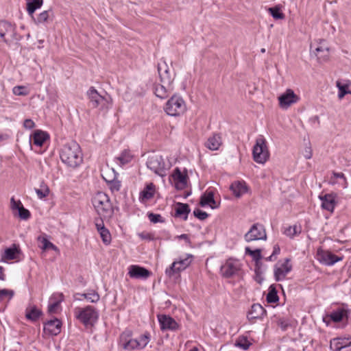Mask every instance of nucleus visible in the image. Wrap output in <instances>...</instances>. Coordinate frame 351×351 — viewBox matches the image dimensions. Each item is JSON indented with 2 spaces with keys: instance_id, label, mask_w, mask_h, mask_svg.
Wrapping results in <instances>:
<instances>
[{
  "instance_id": "1",
  "label": "nucleus",
  "mask_w": 351,
  "mask_h": 351,
  "mask_svg": "<svg viewBox=\"0 0 351 351\" xmlns=\"http://www.w3.org/2000/svg\"><path fill=\"white\" fill-rule=\"evenodd\" d=\"M60 155L62 162L73 168L78 167L83 161L80 146L73 141L62 147Z\"/></svg>"
},
{
  "instance_id": "59",
  "label": "nucleus",
  "mask_w": 351,
  "mask_h": 351,
  "mask_svg": "<svg viewBox=\"0 0 351 351\" xmlns=\"http://www.w3.org/2000/svg\"><path fill=\"white\" fill-rule=\"evenodd\" d=\"M303 156L306 159H311L313 156L311 146H306L303 151Z\"/></svg>"
},
{
  "instance_id": "35",
  "label": "nucleus",
  "mask_w": 351,
  "mask_h": 351,
  "mask_svg": "<svg viewBox=\"0 0 351 351\" xmlns=\"http://www.w3.org/2000/svg\"><path fill=\"white\" fill-rule=\"evenodd\" d=\"M245 251L246 254H249L252 257V259L256 263V267H258L262 264L261 263V260L262 259L261 249H256L254 250H252L250 249V247H246Z\"/></svg>"
},
{
  "instance_id": "42",
  "label": "nucleus",
  "mask_w": 351,
  "mask_h": 351,
  "mask_svg": "<svg viewBox=\"0 0 351 351\" xmlns=\"http://www.w3.org/2000/svg\"><path fill=\"white\" fill-rule=\"evenodd\" d=\"M251 343L247 340L245 336H240L236 341L235 346L243 350H247L250 346Z\"/></svg>"
},
{
  "instance_id": "5",
  "label": "nucleus",
  "mask_w": 351,
  "mask_h": 351,
  "mask_svg": "<svg viewBox=\"0 0 351 351\" xmlns=\"http://www.w3.org/2000/svg\"><path fill=\"white\" fill-rule=\"evenodd\" d=\"M253 159L255 162L264 164L269 157V152L267 146V142L262 136L256 140V143L252 149Z\"/></svg>"
},
{
  "instance_id": "18",
  "label": "nucleus",
  "mask_w": 351,
  "mask_h": 351,
  "mask_svg": "<svg viewBox=\"0 0 351 351\" xmlns=\"http://www.w3.org/2000/svg\"><path fill=\"white\" fill-rule=\"evenodd\" d=\"M278 99L281 107L288 108L291 104L298 102L299 97L291 89H287L285 93L279 97Z\"/></svg>"
},
{
  "instance_id": "16",
  "label": "nucleus",
  "mask_w": 351,
  "mask_h": 351,
  "mask_svg": "<svg viewBox=\"0 0 351 351\" xmlns=\"http://www.w3.org/2000/svg\"><path fill=\"white\" fill-rule=\"evenodd\" d=\"M175 182V187L178 190H182L186 187L188 175L187 173H182L178 167H176L171 175Z\"/></svg>"
},
{
  "instance_id": "62",
  "label": "nucleus",
  "mask_w": 351,
  "mask_h": 351,
  "mask_svg": "<svg viewBox=\"0 0 351 351\" xmlns=\"http://www.w3.org/2000/svg\"><path fill=\"white\" fill-rule=\"evenodd\" d=\"M140 237L143 239H147V240H149V241H152L154 239L153 234H152L150 233H146V234L142 233L140 234Z\"/></svg>"
},
{
  "instance_id": "15",
  "label": "nucleus",
  "mask_w": 351,
  "mask_h": 351,
  "mask_svg": "<svg viewBox=\"0 0 351 351\" xmlns=\"http://www.w3.org/2000/svg\"><path fill=\"white\" fill-rule=\"evenodd\" d=\"M132 332L127 330L123 332L120 336L119 343L123 349L125 350H136L134 339L132 337Z\"/></svg>"
},
{
  "instance_id": "61",
  "label": "nucleus",
  "mask_w": 351,
  "mask_h": 351,
  "mask_svg": "<svg viewBox=\"0 0 351 351\" xmlns=\"http://www.w3.org/2000/svg\"><path fill=\"white\" fill-rule=\"evenodd\" d=\"M23 126L26 129H32L35 126V123L32 119H27L24 121Z\"/></svg>"
},
{
  "instance_id": "60",
  "label": "nucleus",
  "mask_w": 351,
  "mask_h": 351,
  "mask_svg": "<svg viewBox=\"0 0 351 351\" xmlns=\"http://www.w3.org/2000/svg\"><path fill=\"white\" fill-rule=\"evenodd\" d=\"M60 305V302H55L53 304L49 305L48 311L49 313H54L56 311L57 308Z\"/></svg>"
},
{
  "instance_id": "34",
  "label": "nucleus",
  "mask_w": 351,
  "mask_h": 351,
  "mask_svg": "<svg viewBox=\"0 0 351 351\" xmlns=\"http://www.w3.org/2000/svg\"><path fill=\"white\" fill-rule=\"evenodd\" d=\"M111 98L110 96L101 97V100L97 99L91 106L93 108H97L101 110H107L110 107Z\"/></svg>"
},
{
  "instance_id": "29",
  "label": "nucleus",
  "mask_w": 351,
  "mask_h": 351,
  "mask_svg": "<svg viewBox=\"0 0 351 351\" xmlns=\"http://www.w3.org/2000/svg\"><path fill=\"white\" fill-rule=\"evenodd\" d=\"M230 189L236 197H239L247 191V186L245 182L237 181L232 183Z\"/></svg>"
},
{
  "instance_id": "50",
  "label": "nucleus",
  "mask_w": 351,
  "mask_h": 351,
  "mask_svg": "<svg viewBox=\"0 0 351 351\" xmlns=\"http://www.w3.org/2000/svg\"><path fill=\"white\" fill-rule=\"evenodd\" d=\"M49 10H46L43 12H41L37 17L36 20H35V22L36 23H43L45 22H47L49 17Z\"/></svg>"
},
{
  "instance_id": "13",
  "label": "nucleus",
  "mask_w": 351,
  "mask_h": 351,
  "mask_svg": "<svg viewBox=\"0 0 351 351\" xmlns=\"http://www.w3.org/2000/svg\"><path fill=\"white\" fill-rule=\"evenodd\" d=\"M317 260L326 265H332L341 260L337 256L329 251L318 249L317 252Z\"/></svg>"
},
{
  "instance_id": "21",
  "label": "nucleus",
  "mask_w": 351,
  "mask_h": 351,
  "mask_svg": "<svg viewBox=\"0 0 351 351\" xmlns=\"http://www.w3.org/2000/svg\"><path fill=\"white\" fill-rule=\"evenodd\" d=\"M173 90L172 84H156L154 88V94L160 99L168 97L169 94Z\"/></svg>"
},
{
  "instance_id": "2",
  "label": "nucleus",
  "mask_w": 351,
  "mask_h": 351,
  "mask_svg": "<svg viewBox=\"0 0 351 351\" xmlns=\"http://www.w3.org/2000/svg\"><path fill=\"white\" fill-rule=\"evenodd\" d=\"M92 203L98 215L104 218H110L114 210L110 197L103 192H98L92 199Z\"/></svg>"
},
{
  "instance_id": "63",
  "label": "nucleus",
  "mask_w": 351,
  "mask_h": 351,
  "mask_svg": "<svg viewBox=\"0 0 351 351\" xmlns=\"http://www.w3.org/2000/svg\"><path fill=\"white\" fill-rule=\"evenodd\" d=\"M333 177L334 178H341L343 180L344 182L346 181L345 175L343 173L333 172Z\"/></svg>"
},
{
  "instance_id": "14",
  "label": "nucleus",
  "mask_w": 351,
  "mask_h": 351,
  "mask_svg": "<svg viewBox=\"0 0 351 351\" xmlns=\"http://www.w3.org/2000/svg\"><path fill=\"white\" fill-rule=\"evenodd\" d=\"M158 317L162 330L175 331L179 329V324L169 315H158Z\"/></svg>"
},
{
  "instance_id": "17",
  "label": "nucleus",
  "mask_w": 351,
  "mask_h": 351,
  "mask_svg": "<svg viewBox=\"0 0 351 351\" xmlns=\"http://www.w3.org/2000/svg\"><path fill=\"white\" fill-rule=\"evenodd\" d=\"M62 322L57 318L47 321L44 324L43 332L52 336H56L61 332Z\"/></svg>"
},
{
  "instance_id": "43",
  "label": "nucleus",
  "mask_w": 351,
  "mask_h": 351,
  "mask_svg": "<svg viewBox=\"0 0 351 351\" xmlns=\"http://www.w3.org/2000/svg\"><path fill=\"white\" fill-rule=\"evenodd\" d=\"M87 95L88 96V98L90 99V102L91 105L96 102L97 99L101 100V97H102L97 90L94 87H90L89 90L87 92Z\"/></svg>"
},
{
  "instance_id": "8",
  "label": "nucleus",
  "mask_w": 351,
  "mask_h": 351,
  "mask_svg": "<svg viewBox=\"0 0 351 351\" xmlns=\"http://www.w3.org/2000/svg\"><path fill=\"white\" fill-rule=\"evenodd\" d=\"M244 239L247 242L256 240H266L267 234L264 226L258 223H254L244 235Z\"/></svg>"
},
{
  "instance_id": "40",
  "label": "nucleus",
  "mask_w": 351,
  "mask_h": 351,
  "mask_svg": "<svg viewBox=\"0 0 351 351\" xmlns=\"http://www.w3.org/2000/svg\"><path fill=\"white\" fill-rule=\"evenodd\" d=\"M35 192L38 198L43 199L49 195L50 191L48 186L44 182H42L40 189H35Z\"/></svg>"
},
{
  "instance_id": "24",
  "label": "nucleus",
  "mask_w": 351,
  "mask_h": 351,
  "mask_svg": "<svg viewBox=\"0 0 351 351\" xmlns=\"http://www.w3.org/2000/svg\"><path fill=\"white\" fill-rule=\"evenodd\" d=\"M265 314L266 311L261 304H254L251 307L250 311L248 313L247 318L249 320L263 319Z\"/></svg>"
},
{
  "instance_id": "53",
  "label": "nucleus",
  "mask_w": 351,
  "mask_h": 351,
  "mask_svg": "<svg viewBox=\"0 0 351 351\" xmlns=\"http://www.w3.org/2000/svg\"><path fill=\"white\" fill-rule=\"evenodd\" d=\"M193 215L195 217L200 220H204L208 217V214L199 208H195L193 210Z\"/></svg>"
},
{
  "instance_id": "33",
  "label": "nucleus",
  "mask_w": 351,
  "mask_h": 351,
  "mask_svg": "<svg viewBox=\"0 0 351 351\" xmlns=\"http://www.w3.org/2000/svg\"><path fill=\"white\" fill-rule=\"evenodd\" d=\"M190 211V207L187 204L178 202L176 208L175 215L176 217H182L184 220H186Z\"/></svg>"
},
{
  "instance_id": "46",
  "label": "nucleus",
  "mask_w": 351,
  "mask_h": 351,
  "mask_svg": "<svg viewBox=\"0 0 351 351\" xmlns=\"http://www.w3.org/2000/svg\"><path fill=\"white\" fill-rule=\"evenodd\" d=\"M150 340V334L148 332H145L144 334L139 337L141 350L145 348L148 344Z\"/></svg>"
},
{
  "instance_id": "30",
  "label": "nucleus",
  "mask_w": 351,
  "mask_h": 351,
  "mask_svg": "<svg viewBox=\"0 0 351 351\" xmlns=\"http://www.w3.org/2000/svg\"><path fill=\"white\" fill-rule=\"evenodd\" d=\"M33 142L35 145L41 147L49 138V135L42 130H36L33 134Z\"/></svg>"
},
{
  "instance_id": "55",
  "label": "nucleus",
  "mask_w": 351,
  "mask_h": 351,
  "mask_svg": "<svg viewBox=\"0 0 351 351\" xmlns=\"http://www.w3.org/2000/svg\"><path fill=\"white\" fill-rule=\"evenodd\" d=\"M121 186V182L117 180H113L109 183V188L112 192L119 191L120 190Z\"/></svg>"
},
{
  "instance_id": "31",
  "label": "nucleus",
  "mask_w": 351,
  "mask_h": 351,
  "mask_svg": "<svg viewBox=\"0 0 351 351\" xmlns=\"http://www.w3.org/2000/svg\"><path fill=\"white\" fill-rule=\"evenodd\" d=\"M77 296L83 297L84 298L86 299L88 301H89L90 302H92V303L97 302L100 298L99 293L94 290H92L87 293H75L74 295L75 300H81L82 299L80 298H77Z\"/></svg>"
},
{
  "instance_id": "4",
  "label": "nucleus",
  "mask_w": 351,
  "mask_h": 351,
  "mask_svg": "<svg viewBox=\"0 0 351 351\" xmlns=\"http://www.w3.org/2000/svg\"><path fill=\"white\" fill-rule=\"evenodd\" d=\"M164 110L168 115L178 117L184 114L186 106L182 97L176 94L167 101Z\"/></svg>"
},
{
  "instance_id": "7",
  "label": "nucleus",
  "mask_w": 351,
  "mask_h": 351,
  "mask_svg": "<svg viewBox=\"0 0 351 351\" xmlns=\"http://www.w3.org/2000/svg\"><path fill=\"white\" fill-rule=\"evenodd\" d=\"M348 313L347 305L343 304L342 306L338 307L334 309L331 313L326 314L323 317V322H325L326 325H329L330 322L339 323L343 321L345 317H348Z\"/></svg>"
},
{
  "instance_id": "27",
  "label": "nucleus",
  "mask_w": 351,
  "mask_h": 351,
  "mask_svg": "<svg viewBox=\"0 0 351 351\" xmlns=\"http://www.w3.org/2000/svg\"><path fill=\"white\" fill-rule=\"evenodd\" d=\"M222 144L221 137L219 134H215L209 137L205 144L206 147L210 150H217Z\"/></svg>"
},
{
  "instance_id": "49",
  "label": "nucleus",
  "mask_w": 351,
  "mask_h": 351,
  "mask_svg": "<svg viewBox=\"0 0 351 351\" xmlns=\"http://www.w3.org/2000/svg\"><path fill=\"white\" fill-rule=\"evenodd\" d=\"M300 232V230H298V228L296 226H289L284 231V234L291 238L293 237L295 235L298 234Z\"/></svg>"
},
{
  "instance_id": "51",
  "label": "nucleus",
  "mask_w": 351,
  "mask_h": 351,
  "mask_svg": "<svg viewBox=\"0 0 351 351\" xmlns=\"http://www.w3.org/2000/svg\"><path fill=\"white\" fill-rule=\"evenodd\" d=\"M147 216H148V218L150 220V221L154 223H156L158 222L162 223V222L165 221V220L162 219V216L160 215H159V214H155V213H148Z\"/></svg>"
},
{
  "instance_id": "37",
  "label": "nucleus",
  "mask_w": 351,
  "mask_h": 351,
  "mask_svg": "<svg viewBox=\"0 0 351 351\" xmlns=\"http://www.w3.org/2000/svg\"><path fill=\"white\" fill-rule=\"evenodd\" d=\"M315 55L319 61H326L329 56V48L324 46H320L315 49Z\"/></svg>"
},
{
  "instance_id": "45",
  "label": "nucleus",
  "mask_w": 351,
  "mask_h": 351,
  "mask_svg": "<svg viewBox=\"0 0 351 351\" xmlns=\"http://www.w3.org/2000/svg\"><path fill=\"white\" fill-rule=\"evenodd\" d=\"M98 232L100 234L103 243L106 245H109L112 239L110 231L107 228H106L104 230L99 231Z\"/></svg>"
},
{
  "instance_id": "25",
  "label": "nucleus",
  "mask_w": 351,
  "mask_h": 351,
  "mask_svg": "<svg viewBox=\"0 0 351 351\" xmlns=\"http://www.w3.org/2000/svg\"><path fill=\"white\" fill-rule=\"evenodd\" d=\"M199 204L202 207L210 205L212 208H216L219 206L216 204L214 199V193L211 191H206L201 196Z\"/></svg>"
},
{
  "instance_id": "20",
  "label": "nucleus",
  "mask_w": 351,
  "mask_h": 351,
  "mask_svg": "<svg viewBox=\"0 0 351 351\" xmlns=\"http://www.w3.org/2000/svg\"><path fill=\"white\" fill-rule=\"evenodd\" d=\"M351 350V341L349 338H335L330 341V348L332 351H348V348Z\"/></svg>"
},
{
  "instance_id": "38",
  "label": "nucleus",
  "mask_w": 351,
  "mask_h": 351,
  "mask_svg": "<svg viewBox=\"0 0 351 351\" xmlns=\"http://www.w3.org/2000/svg\"><path fill=\"white\" fill-rule=\"evenodd\" d=\"M266 300L268 303H275L279 300L277 290L273 285L269 287V292L266 296Z\"/></svg>"
},
{
  "instance_id": "26",
  "label": "nucleus",
  "mask_w": 351,
  "mask_h": 351,
  "mask_svg": "<svg viewBox=\"0 0 351 351\" xmlns=\"http://www.w3.org/2000/svg\"><path fill=\"white\" fill-rule=\"evenodd\" d=\"M322 200V207L328 211L332 212L335 206V196L332 194H326L320 196Z\"/></svg>"
},
{
  "instance_id": "12",
  "label": "nucleus",
  "mask_w": 351,
  "mask_h": 351,
  "mask_svg": "<svg viewBox=\"0 0 351 351\" xmlns=\"http://www.w3.org/2000/svg\"><path fill=\"white\" fill-rule=\"evenodd\" d=\"M239 269L240 265L237 261L228 259L221 265L220 271L223 277L228 278L237 274Z\"/></svg>"
},
{
  "instance_id": "11",
  "label": "nucleus",
  "mask_w": 351,
  "mask_h": 351,
  "mask_svg": "<svg viewBox=\"0 0 351 351\" xmlns=\"http://www.w3.org/2000/svg\"><path fill=\"white\" fill-rule=\"evenodd\" d=\"M158 72L161 83L173 84L176 73L173 69H169L165 61L158 64Z\"/></svg>"
},
{
  "instance_id": "52",
  "label": "nucleus",
  "mask_w": 351,
  "mask_h": 351,
  "mask_svg": "<svg viewBox=\"0 0 351 351\" xmlns=\"http://www.w3.org/2000/svg\"><path fill=\"white\" fill-rule=\"evenodd\" d=\"M13 93L15 95H27L28 94V91L25 86H17L14 87Z\"/></svg>"
},
{
  "instance_id": "57",
  "label": "nucleus",
  "mask_w": 351,
  "mask_h": 351,
  "mask_svg": "<svg viewBox=\"0 0 351 351\" xmlns=\"http://www.w3.org/2000/svg\"><path fill=\"white\" fill-rule=\"evenodd\" d=\"M255 273H256L255 280L258 284L261 285L263 281V280H264V278H263V277L262 276V273L260 271V266L256 267Z\"/></svg>"
},
{
  "instance_id": "23",
  "label": "nucleus",
  "mask_w": 351,
  "mask_h": 351,
  "mask_svg": "<svg viewBox=\"0 0 351 351\" xmlns=\"http://www.w3.org/2000/svg\"><path fill=\"white\" fill-rule=\"evenodd\" d=\"M11 208L12 210H17L19 217L21 219L27 220L29 219L31 214L30 212L24 208L20 200L15 201L14 197H12L10 199Z\"/></svg>"
},
{
  "instance_id": "9",
  "label": "nucleus",
  "mask_w": 351,
  "mask_h": 351,
  "mask_svg": "<svg viewBox=\"0 0 351 351\" xmlns=\"http://www.w3.org/2000/svg\"><path fill=\"white\" fill-rule=\"evenodd\" d=\"M0 37L6 43L16 39V28L7 21H0Z\"/></svg>"
},
{
  "instance_id": "56",
  "label": "nucleus",
  "mask_w": 351,
  "mask_h": 351,
  "mask_svg": "<svg viewBox=\"0 0 351 351\" xmlns=\"http://www.w3.org/2000/svg\"><path fill=\"white\" fill-rule=\"evenodd\" d=\"M103 219L104 218L100 217L99 218L96 219L95 221V226L98 232L106 228L104 226Z\"/></svg>"
},
{
  "instance_id": "28",
  "label": "nucleus",
  "mask_w": 351,
  "mask_h": 351,
  "mask_svg": "<svg viewBox=\"0 0 351 351\" xmlns=\"http://www.w3.org/2000/svg\"><path fill=\"white\" fill-rule=\"evenodd\" d=\"M43 315L41 310L38 309L36 306H29L25 310V317L32 322L37 321Z\"/></svg>"
},
{
  "instance_id": "41",
  "label": "nucleus",
  "mask_w": 351,
  "mask_h": 351,
  "mask_svg": "<svg viewBox=\"0 0 351 351\" xmlns=\"http://www.w3.org/2000/svg\"><path fill=\"white\" fill-rule=\"evenodd\" d=\"M268 11L275 19H283L285 17V14L281 12L280 7L279 5L269 8Z\"/></svg>"
},
{
  "instance_id": "44",
  "label": "nucleus",
  "mask_w": 351,
  "mask_h": 351,
  "mask_svg": "<svg viewBox=\"0 0 351 351\" xmlns=\"http://www.w3.org/2000/svg\"><path fill=\"white\" fill-rule=\"evenodd\" d=\"M132 156L130 152L128 150L122 152L121 155L117 158L122 165L127 164L131 161Z\"/></svg>"
},
{
  "instance_id": "6",
  "label": "nucleus",
  "mask_w": 351,
  "mask_h": 351,
  "mask_svg": "<svg viewBox=\"0 0 351 351\" xmlns=\"http://www.w3.org/2000/svg\"><path fill=\"white\" fill-rule=\"evenodd\" d=\"M147 167L156 174L164 177L167 169L162 157L158 154L150 156L147 161Z\"/></svg>"
},
{
  "instance_id": "22",
  "label": "nucleus",
  "mask_w": 351,
  "mask_h": 351,
  "mask_svg": "<svg viewBox=\"0 0 351 351\" xmlns=\"http://www.w3.org/2000/svg\"><path fill=\"white\" fill-rule=\"evenodd\" d=\"M290 259L286 258L281 267H276L274 269V277L276 281H280L284 279L286 275L291 271L292 267L289 264Z\"/></svg>"
},
{
  "instance_id": "19",
  "label": "nucleus",
  "mask_w": 351,
  "mask_h": 351,
  "mask_svg": "<svg viewBox=\"0 0 351 351\" xmlns=\"http://www.w3.org/2000/svg\"><path fill=\"white\" fill-rule=\"evenodd\" d=\"M151 274L148 269L138 265H131L129 267L128 274L132 278L147 279L151 276Z\"/></svg>"
},
{
  "instance_id": "32",
  "label": "nucleus",
  "mask_w": 351,
  "mask_h": 351,
  "mask_svg": "<svg viewBox=\"0 0 351 351\" xmlns=\"http://www.w3.org/2000/svg\"><path fill=\"white\" fill-rule=\"evenodd\" d=\"M154 185L152 183L147 184L140 193V200L144 202L152 199L154 195Z\"/></svg>"
},
{
  "instance_id": "58",
  "label": "nucleus",
  "mask_w": 351,
  "mask_h": 351,
  "mask_svg": "<svg viewBox=\"0 0 351 351\" xmlns=\"http://www.w3.org/2000/svg\"><path fill=\"white\" fill-rule=\"evenodd\" d=\"M278 324L284 331L286 330L289 326H290L289 322L284 319H279L278 321Z\"/></svg>"
},
{
  "instance_id": "39",
  "label": "nucleus",
  "mask_w": 351,
  "mask_h": 351,
  "mask_svg": "<svg viewBox=\"0 0 351 351\" xmlns=\"http://www.w3.org/2000/svg\"><path fill=\"white\" fill-rule=\"evenodd\" d=\"M38 240L43 244L42 249L43 250H52L55 252H59V250L56 245L50 242L46 237H38Z\"/></svg>"
},
{
  "instance_id": "10",
  "label": "nucleus",
  "mask_w": 351,
  "mask_h": 351,
  "mask_svg": "<svg viewBox=\"0 0 351 351\" xmlns=\"http://www.w3.org/2000/svg\"><path fill=\"white\" fill-rule=\"evenodd\" d=\"M192 258L193 256L191 254H188L186 258H180L178 261H174L171 265L166 269V274L169 277H172L174 274L184 270L191 265Z\"/></svg>"
},
{
  "instance_id": "36",
  "label": "nucleus",
  "mask_w": 351,
  "mask_h": 351,
  "mask_svg": "<svg viewBox=\"0 0 351 351\" xmlns=\"http://www.w3.org/2000/svg\"><path fill=\"white\" fill-rule=\"evenodd\" d=\"M43 5V0H27V10L29 15L33 13Z\"/></svg>"
},
{
  "instance_id": "54",
  "label": "nucleus",
  "mask_w": 351,
  "mask_h": 351,
  "mask_svg": "<svg viewBox=\"0 0 351 351\" xmlns=\"http://www.w3.org/2000/svg\"><path fill=\"white\" fill-rule=\"evenodd\" d=\"M13 295L14 291L12 290L0 289V302L3 301L7 296H9V298L11 299Z\"/></svg>"
},
{
  "instance_id": "47",
  "label": "nucleus",
  "mask_w": 351,
  "mask_h": 351,
  "mask_svg": "<svg viewBox=\"0 0 351 351\" xmlns=\"http://www.w3.org/2000/svg\"><path fill=\"white\" fill-rule=\"evenodd\" d=\"M337 86L339 88L338 97L339 99H341L346 94L349 93L348 90V86L341 84L339 82H337Z\"/></svg>"
},
{
  "instance_id": "64",
  "label": "nucleus",
  "mask_w": 351,
  "mask_h": 351,
  "mask_svg": "<svg viewBox=\"0 0 351 351\" xmlns=\"http://www.w3.org/2000/svg\"><path fill=\"white\" fill-rule=\"evenodd\" d=\"M280 248L279 245H275L274 246V250H273L272 254L274 256H276V255L280 254Z\"/></svg>"
},
{
  "instance_id": "3",
  "label": "nucleus",
  "mask_w": 351,
  "mask_h": 351,
  "mask_svg": "<svg viewBox=\"0 0 351 351\" xmlns=\"http://www.w3.org/2000/svg\"><path fill=\"white\" fill-rule=\"evenodd\" d=\"M74 313L75 317L86 328L93 326L99 317L98 311L92 306L76 308Z\"/></svg>"
},
{
  "instance_id": "48",
  "label": "nucleus",
  "mask_w": 351,
  "mask_h": 351,
  "mask_svg": "<svg viewBox=\"0 0 351 351\" xmlns=\"http://www.w3.org/2000/svg\"><path fill=\"white\" fill-rule=\"evenodd\" d=\"M17 250L16 247H9L5 250L4 257L8 260H13L16 258Z\"/></svg>"
}]
</instances>
